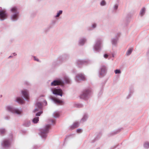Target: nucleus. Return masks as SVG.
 <instances>
[{"instance_id": "nucleus-44", "label": "nucleus", "mask_w": 149, "mask_h": 149, "mask_svg": "<svg viewBox=\"0 0 149 149\" xmlns=\"http://www.w3.org/2000/svg\"><path fill=\"white\" fill-rule=\"evenodd\" d=\"M44 103L45 104V105H47V102L46 100H45L44 101Z\"/></svg>"}, {"instance_id": "nucleus-6", "label": "nucleus", "mask_w": 149, "mask_h": 149, "mask_svg": "<svg viewBox=\"0 0 149 149\" xmlns=\"http://www.w3.org/2000/svg\"><path fill=\"white\" fill-rule=\"evenodd\" d=\"M74 80L77 83H79L81 81H84L86 79L85 75L82 73L77 74L74 77Z\"/></svg>"}, {"instance_id": "nucleus-3", "label": "nucleus", "mask_w": 149, "mask_h": 149, "mask_svg": "<svg viewBox=\"0 0 149 149\" xmlns=\"http://www.w3.org/2000/svg\"><path fill=\"white\" fill-rule=\"evenodd\" d=\"M103 47L102 40L101 39H97L93 46V50L94 53L100 52Z\"/></svg>"}, {"instance_id": "nucleus-28", "label": "nucleus", "mask_w": 149, "mask_h": 149, "mask_svg": "<svg viewBox=\"0 0 149 149\" xmlns=\"http://www.w3.org/2000/svg\"><path fill=\"white\" fill-rule=\"evenodd\" d=\"M62 12H63V11L61 10H60L57 13L56 15L55 16H54V17L56 18L57 17H58L60 16V15L62 14Z\"/></svg>"}, {"instance_id": "nucleus-32", "label": "nucleus", "mask_w": 149, "mask_h": 149, "mask_svg": "<svg viewBox=\"0 0 149 149\" xmlns=\"http://www.w3.org/2000/svg\"><path fill=\"white\" fill-rule=\"evenodd\" d=\"M100 4L101 6H104L106 5V3L104 0H102L101 1Z\"/></svg>"}, {"instance_id": "nucleus-20", "label": "nucleus", "mask_w": 149, "mask_h": 149, "mask_svg": "<svg viewBox=\"0 0 149 149\" xmlns=\"http://www.w3.org/2000/svg\"><path fill=\"white\" fill-rule=\"evenodd\" d=\"M16 101L20 104H23L24 103V100L20 97H17L16 98Z\"/></svg>"}, {"instance_id": "nucleus-2", "label": "nucleus", "mask_w": 149, "mask_h": 149, "mask_svg": "<svg viewBox=\"0 0 149 149\" xmlns=\"http://www.w3.org/2000/svg\"><path fill=\"white\" fill-rule=\"evenodd\" d=\"M10 11L11 13L10 19L13 21H17L19 18V12L17 7L14 6L10 8Z\"/></svg>"}, {"instance_id": "nucleus-22", "label": "nucleus", "mask_w": 149, "mask_h": 149, "mask_svg": "<svg viewBox=\"0 0 149 149\" xmlns=\"http://www.w3.org/2000/svg\"><path fill=\"white\" fill-rule=\"evenodd\" d=\"M79 123L78 122H75L70 126L71 129H74L78 127L79 125Z\"/></svg>"}, {"instance_id": "nucleus-41", "label": "nucleus", "mask_w": 149, "mask_h": 149, "mask_svg": "<svg viewBox=\"0 0 149 149\" xmlns=\"http://www.w3.org/2000/svg\"><path fill=\"white\" fill-rule=\"evenodd\" d=\"M109 55L107 54H104L103 55V57L105 58H107L108 57Z\"/></svg>"}, {"instance_id": "nucleus-39", "label": "nucleus", "mask_w": 149, "mask_h": 149, "mask_svg": "<svg viewBox=\"0 0 149 149\" xmlns=\"http://www.w3.org/2000/svg\"><path fill=\"white\" fill-rule=\"evenodd\" d=\"M76 131L78 133H81L82 132V130L81 129H78Z\"/></svg>"}, {"instance_id": "nucleus-7", "label": "nucleus", "mask_w": 149, "mask_h": 149, "mask_svg": "<svg viewBox=\"0 0 149 149\" xmlns=\"http://www.w3.org/2000/svg\"><path fill=\"white\" fill-rule=\"evenodd\" d=\"M91 91L90 89H88L84 91L80 95L81 98L85 100L87 99L89 96Z\"/></svg>"}, {"instance_id": "nucleus-45", "label": "nucleus", "mask_w": 149, "mask_h": 149, "mask_svg": "<svg viewBox=\"0 0 149 149\" xmlns=\"http://www.w3.org/2000/svg\"><path fill=\"white\" fill-rule=\"evenodd\" d=\"M120 131V130H119V131H118V132L117 131H115V133L116 134L118 133V132H119Z\"/></svg>"}, {"instance_id": "nucleus-23", "label": "nucleus", "mask_w": 149, "mask_h": 149, "mask_svg": "<svg viewBox=\"0 0 149 149\" xmlns=\"http://www.w3.org/2000/svg\"><path fill=\"white\" fill-rule=\"evenodd\" d=\"M133 51V49L132 48H130L128 49L126 52V55L127 56L130 55Z\"/></svg>"}, {"instance_id": "nucleus-40", "label": "nucleus", "mask_w": 149, "mask_h": 149, "mask_svg": "<svg viewBox=\"0 0 149 149\" xmlns=\"http://www.w3.org/2000/svg\"><path fill=\"white\" fill-rule=\"evenodd\" d=\"M49 122L51 124H54L55 123V120L52 119H50L49 121Z\"/></svg>"}, {"instance_id": "nucleus-4", "label": "nucleus", "mask_w": 149, "mask_h": 149, "mask_svg": "<svg viewBox=\"0 0 149 149\" xmlns=\"http://www.w3.org/2000/svg\"><path fill=\"white\" fill-rule=\"evenodd\" d=\"M50 127V125H47L44 127L40 130L39 134L42 139H45L46 138L47 134L49 132V130Z\"/></svg>"}, {"instance_id": "nucleus-35", "label": "nucleus", "mask_w": 149, "mask_h": 149, "mask_svg": "<svg viewBox=\"0 0 149 149\" xmlns=\"http://www.w3.org/2000/svg\"><path fill=\"white\" fill-rule=\"evenodd\" d=\"M114 72L116 74H120L121 73L120 70L118 69H116L115 70Z\"/></svg>"}, {"instance_id": "nucleus-26", "label": "nucleus", "mask_w": 149, "mask_h": 149, "mask_svg": "<svg viewBox=\"0 0 149 149\" xmlns=\"http://www.w3.org/2000/svg\"><path fill=\"white\" fill-rule=\"evenodd\" d=\"M146 8H143L141 9L140 13V15L141 16H143L145 13Z\"/></svg>"}, {"instance_id": "nucleus-16", "label": "nucleus", "mask_w": 149, "mask_h": 149, "mask_svg": "<svg viewBox=\"0 0 149 149\" xmlns=\"http://www.w3.org/2000/svg\"><path fill=\"white\" fill-rule=\"evenodd\" d=\"M36 106L37 107L34 109L33 111V113H35L38 111L39 109H41L42 106L41 103L38 102L36 103Z\"/></svg>"}, {"instance_id": "nucleus-24", "label": "nucleus", "mask_w": 149, "mask_h": 149, "mask_svg": "<svg viewBox=\"0 0 149 149\" xmlns=\"http://www.w3.org/2000/svg\"><path fill=\"white\" fill-rule=\"evenodd\" d=\"M31 124L30 120L25 121L23 123V125L25 127H29Z\"/></svg>"}, {"instance_id": "nucleus-13", "label": "nucleus", "mask_w": 149, "mask_h": 149, "mask_svg": "<svg viewBox=\"0 0 149 149\" xmlns=\"http://www.w3.org/2000/svg\"><path fill=\"white\" fill-rule=\"evenodd\" d=\"M21 93L25 99L28 101L29 99V91L28 90L25 89L21 91Z\"/></svg>"}, {"instance_id": "nucleus-21", "label": "nucleus", "mask_w": 149, "mask_h": 149, "mask_svg": "<svg viewBox=\"0 0 149 149\" xmlns=\"http://www.w3.org/2000/svg\"><path fill=\"white\" fill-rule=\"evenodd\" d=\"M97 24L96 23H93L92 24L91 26L88 29L89 31H92L95 29L97 27Z\"/></svg>"}, {"instance_id": "nucleus-14", "label": "nucleus", "mask_w": 149, "mask_h": 149, "mask_svg": "<svg viewBox=\"0 0 149 149\" xmlns=\"http://www.w3.org/2000/svg\"><path fill=\"white\" fill-rule=\"evenodd\" d=\"M22 110L20 108H15L13 113L18 116H21L22 115Z\"/></svg>"}, {"instance_id": "nucleus-50", "label": "nucleus", "mask_w": 149, "mask_h": 149, "mask_svg": "<svg viewBox=\"0 0 149 149\" xmlns=\"http://www.w3.org/2000/svg\"><path fill=\"white\" fill-rule=\"evenodd\" d=\"M2 97V95H1L0 96V97Z\"/></svg>"}, {"instance_id": "nucleus-10", "label": "nucleus", "mask_w": 149, "mask_h": 149, "mask_svg": "<svg viewBox=\"0 0 149 149\" xmlns=\"http://www.w3.org/2000/svg\"><path fill=\"white\" fill-rule=\"evenodd\" d=\"M50 99L53 102L57 105H62L64 103L62 100L54 97H51Z\"/></svg>"}, {"instance_id": "nucleus-25", "label": "nucleus", "mask_w": 149, "mask_h": 149, "mask_svg": "<svg viewBox=\"0 0 149 149\" xmlns=\"http://www.w3.org/2000/svg\"><path fill=\"white\" fill-rule=\"evenodd\" d=\"M85 61L81 59H77L76 61V63L77 65H82Z\"/></svg>"}, {"instance_id": "nucleus-37", "label": "nucleus", "mask_w": 149, "mask_h": 149, "mask_svg": "<svg viewBox=\"0 0 149 149\" xmlns=\"http://www.w3.org/2000/svg\"><path fill=\"white\" fill-rule=\"evenodd\" d=\"M43 113V111H40L37 112L36 115V116H40L41 114H42Z\"/></svg>"}, {"instance_id": "nucleus-30", "label": "nucleus", "mask_w": 149, "mask_h": 149, "mask_svg": "<svg viewBox=\"0 0 149 149\" xmlns=\"http://www.w3.org/2000/svg\"><path fill=\"white\" fill-rule=\"evenodd\" d=\"M39 119V118L38 117H35L32 120V121L33 123H36L38 121Z\"/></svg>"}, {"instance_id": "nucleus-29", "label": "nucleus", "mask_w": 149, "mask_h": 149, "mask_svg": "<svg viewBox=\"0 0 149 149\" xmlns=\"http://www.w3.org/2000/svg\"><path fill=\"white\" fill-rule=\"evenodd\" d=\"M59 113L58 111H55L53 114V117L55 118H58L59 117Z\"/></svg>"}, {"instance_id": "nucleus-46", "label": "nucleus", "mask_w": 149, "mask_h": 149, "mask_svg": "<svg viewBox=\"0 0 149 149\" xmlns=\"http://www.w3.org/2000/svg\"><path fill=\"white\" fill-rule=\"evenodd\" d=\"M13 54L14 56H15L17 55V54L15 53H14Z\"/></svg>"}, {"instance_id": "nucleus-18", "label": "nucleus", "mask_w": 149, "mask_h": 149, "mask_svg": "<svg viewBox=\"0 0 149 149\" xmlns=\"http://www.w3.org/2000/svg\"><path fill=\"white\" fill-rule=\"evenodd\" d=\"M14 108V107H13L12 106L10 105L6 106L5 107L6 110L12 113H13Z\"/></svg>"}, {"instance_id": "nucleus-42", "label": "nucleus", "mask_w": 149, "mask_h": 149, "mask_svg": "<svg viewBox=\"0 0 149 149\" xmlns=\"http://www.w3.org/2000/svg\"><path fill=\"white\" fill-rule=\"evenodd\" d=\"M34 60L35 61H39V59L35 57H34Z\"/></svg>"}, {"instance_id": "nucleus-8", "label": "nucleus", "mask_w": 149, "mask_h": 149, "mask_svg": "<svg viewBox=\"0 0 149 149\" xmlns=\"http://www.w3.org/2000/svg\"><path fill=\"white\" fill-rule=\"evenodd\" d=\"M11 144V141L9 139H5L3 140L1 142V145L2 147L3 148L9 147Z\"/></svg>"}, {"instance_id": "nucleus-17", "label": "nucleus", "mask_w": 149, "mask_h": 149, "mask_svg": "<svg viewBox=\"0 0 149 149\" xmlns=\"http://www.w3.org/2000/svg\"><path fill=\"white\" fill-rule=\"evenodd\" d=\"M134 92V89L133 88H130L129 90V91L128 94L127 95L126 97V99H130L131 97L132 94Z\"/></svg>"}, {"instance_id": "nucleus-11", "label": "nucleus", "mask_w": 149, "mask_h": 149, "mask_svg": "<svg viewBox=\"0 0 149 149\" xmlns=\"http://www.w3.org/2000/svg\"><path fill=\"white\" fill-rule=\"evenodd\" d=\"M68 58L69 56L68 55L65 54L58 57L57 60L59 62L62 63L67 59Z\"/></svg>"}, {"instance_id": "nucleus-5", "label": "nucleus", "mask_w": 149, "mask_h": 149, "mask_svg": "<svg viewBox=\"0 0 149 149\" xmlns=\"http://www.w3.org/2000/svg\"><path fill=\"white\" fill-rule=\"evenodd\" d=\"M107 70V67L104 65H102L100 68L98 75L100 77L104 76L106 74Z\"/></svg>"}, {"instance_id": "nucleus-43", "label": "nucleus", "mask_w": 149, "mask_h": 149, "mask_svg": "<svg viewBox=\"0 0 149 149\" xmlns=\"http://www.w3.org/2000/svg\"><path fill=\"white\" fill-rule=\"evenodd\" d=\"M45 97V95H43V94L41 95L40 96V97Z\"/></svg>"}, {"instance_id": "nucleus-49", "label": "nucleus", "mask_w": 149, "mask_h": 149, "mask_svg": "<svg viewBox=\"0 0 149 149\" xmlns=\"http://www.w3.org/2000/svg\"><path fill=\"white\" fill-rule=\"evenodd\" d=\"M77 107H80L79 106V105L78 104H77Z\"/></svg>"}, {"instance_id": "nucleus-15", "label": "nucleus", "mask_w": 149, "mask_h": 149, "mask_svg": "<svg viewBox=\"0 0 149 149\" xmlns=\"http://www.w3.org/2000/svg\"><path fill=\"white\" fill-rule=\"evenodd\" d=\"M118 41L117 37L113 38L111 39V43L113 47H116Z\"/></svg>"}, {"instance_id": "nucleus-19", "label": "nucleus", "mask_w": 149, "mask_h": 149, "mask_svg": "<svg viewBox=\"0 0 149 149\" xmlns=\"http://www.w3.org/2000/svg\"><path fill=\"white\" fill-rule=\"evenodd\" d=\"M88 118V115L87 114H84L80 120V122L83 123L86 121Z\"/></svg>"}, {"instance_id": "nucleus-36", "label": "nucleus", "mask_w": 149, "mask_h": 149, "mask_svg": "<svg viewBox=\"0 0 149 149\" xmlns=\"http://www.w3.org/2000/svg\"><path fill=\"white\" fill-rule=\"evenodd\" d=\"M40 147L38 145H34L32 147V149H38Z\"/></svg>"}, {"instance_id": "nucleus-34", "label": "nucleus", "mask_w": 149, "mask_h": 149, "mask_svg": "<svg viewBox=\"0 0 149 149\" xmlns=\"http://www.w3.org/2000/svg\"><path fill=\"white\" fill-rule=\"evenodd\" d=\"M13 134L12 133H10L9 134V138L8 139L10 140L12 142V140L11 139H13Z\"/></svg>"}, {"instance_id": "nucleus-27", "label": "nucleus", "mask_w": 149, "mask_h": 149, "mask_svg": "<svg viewBox=\"0 0 149 149\" xmlns=\"http://www.w3.org/2000/svg\"><path fill=\"white\" fill-rule=\"evenodd\" d=\"M6 132V130L4 128H0V134L1 135H3Z\"/></svg>"}, {"instance_id": "nucleus-47", "label": "nucleus", "mask_w": 149, "mask_h": 149, "mask_svg": "<svg viewBox=\"0 0 149 149\" xmlns=\"http://www.w3.org/2000/svg\"><path fill=\"white\" fill-rule=\"evenodd\" d=\"M147 55L149 57V53L147 54Z\"/></svg>"}, {"instance_id": "nucleus-31", "label": "nucleus", "mask_w": 149, "mask_h": 149, "mask_svg": "<svg viewBox=\"0 0 149 149\" xmlns=\"http://www.w3.org/2000/svg\"><path fill=\"white\" fill-rule=\"evenodd\" d=\"M143 147L145 148H149V142H147L143 144Z\"/></svg>"}, {"instance_id": "nucleus-33", "label": "nucleus", "mask_w": 149, "mask_h": 149, "mask_svg": "<svg viewBox=\"0 0 149 149\" xmlns=\"http://www.w3.org/2000/svg\"><path fill=\"white\" fill-rule=\"evenodd\" d=\"M65 81L67 83H70L71 81V80L70 79L68 78V77H66L65 78Z\"/></svg>"}, {"instance_id": "nucleus-48", "label": "nucleus", "mask_w": 149, "mask_h": 149, "mask_svg": "<svg viewBox=\"0 0 149 149\" xmlns=\"http://www.w3.org/2000/svg\"><path fill=\"white\" fill-rule=\"evenodd\" d=\"M112 56L113 57H114V55L113 54H112Z\"/></svg>"}, {"instance_id": "nucleus-12", "label": "nucleus", "mask_w": 149, "mask_h": 149, "mask_svg": "<svg viewBox=\"0 0 149 149\" xmlns=\"http://www.w3.org/2000/svg\"><path fill=\"white\" fill-rule=\"evenodd\" d=\"M87 41V39L85 37H81L80 38L78 41V44L79 46H82L84 45Z\"/></svg>"}, {"instance_id": "nucleus-9", "label": "nucleus", "mask_w": 149, "mask_h": 149, "mask_svg": "<svg viewBox=\"0 0 149 149\" xmlns=\"http://www.w3.org/2000/svg\"><path fill=\"white\" fill-rule=\"evenodd\" d=\"M8 16V13L5 9L0 7V20L3 21L6 19Z\"/></svg>"}, {"instance_id": "nucleus-38", "label": "nucleus", "mask_w": 149, "mask_h": 149, "mask_svg": "<svg viewBox=\"0 0 149 149\" xmlns=\"http://www.w3.org/2000/svg\"><path fill=\"white\" fill-rule=\"evenodd\" d=\"M118 6V5L117 4H115L113 6V9L115 10H116L117 9Z\"/></svg>"}, {"instance_id": "nucleus-1", "label": "nucleus", "mask_w": 149, "mask_h": 149, "mask_svg": "<svg viewBox=\"0 0 149 149\" xmlns=\"http://www.w3.org/2000/svg\"><path fill=\"white\" fill-rule=\"evenodd\" d=\"M63 82L60 80H55L52 81L50 86V90L51 92L55 95H59L62 97V91L58 87H54L58 85H63Z\"/></svg>"}]
</instances>
